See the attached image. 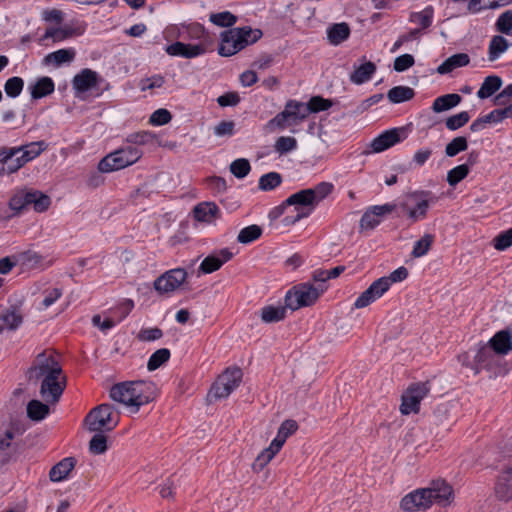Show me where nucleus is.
<instances>
[{"label":"nucleus","mask_w":512,"mask_h":512,"mask_svg":"<svg viewBox=\"0 0 512 512\" xmlns=\"http://www.w3.org/2000/svg\"><path fill=\"white\" fill-rule=\"evenodd\" d=\"M30 381H41L40 395L46 403L55 404L66 388V376L53 355L41 352L28 370Z\"/></svg>","instance_id":"nucleus-1"},{"label":"nucleus","mask_w":512,"mask_h":512,"mask_svg":"<svg viewBox=\"0 0 512 512\" xmlns=\"http://www.w3.org/2000/svg\"><path fill=\"white\" fill-rule=\"evenodd\" d=\"M333 190L329 182L318 183L315 187L300 190L290 195L286 200L291 214L287 213L282 219L284 226L293 225L303 218H307L320 201L326 198Z\"/></svg>","instance_id":"nucleus-2"},{"label":"nucleus","mask_w":512,"mask_h":512,"mask_svg":"<svg viewBox=\"0 0 512 512\" xmlns=\"http://www.w3.org/2000/svg\"><path fill=\"white\" fill-rule=\"evenodd\" d=\"M325 284L314 285L310 282L299 283L289 289L285 295V305L291 310L313 305L327 290Z\"/></svg>","instance_id":"nucleus-3"},{"label":"nucleus","mask_w":512,"mask_h":512,"mask_svg":"<svg viewBox=\"0 0 512 512\" xmlns=\"http://www.w3.org/2000/svg\"><path fill=\"white\" fill-rule=\"evenodd\" d=\"M143 155L140 148L125 146L106 155L98 164V170L102 173L126 168L136 163Z\"/></svg>","instance_id":"nucleus-4"},{"label":"nucleus","mask_w":512,"mask_h":512,"mask_svg":"<svg viewBox=\"0 0 512 512\" xmlns=\"http://www.w3.org/2000/svg\"><path fill=\"white\" fill-rule=\"evenodd\" d=\"M438 201V196L431 191H414L404 198L401 206L407 216L413 221H418L426 217L430 205Z\"/></svg>","instance_id":"nucleus-5"},{"label":"nucleus","mask_w":512,"mask_h":512,"mask_svg":"<svg viewBox=\"0 0 512 512\" xmlns=\"http://www.w3.org/2000/svg\"><path fill=\"white\" fill-rule=\"evenodd\" d=\"M85 422L91 432L111 431L118 423V413L112 405L101 404L88 413Z\"/></svg>","instance_id":"nucleus-6"},{"label":"nucleus","mask_w":512,"mask_h":512,"mask_svg":"<svg viewBox=\"0 0 512 512\" xmlns=\"http://www.w3.org/2000/svg\"><path fill=\"white\" fill-rule=\"evenodd\" d=\"M309 115V109L306 103L289 100L284 107V110L272 118L268 125L277 127L284 130L291 125H297L304 121Z\"/></svg>","instance_id":"nucleus-7"},{"label":"nucleus","mask_w":512,"mask_h":512,"mask_svg":"<svg viewBox=\"0 0 512 512\" xmlns=\"http://www.w3.org/2000/svg\"><path fill=\"white\" fill-rule=\"evenodd\" d=\"M242 376L240 368L226 369L213 383L208 396L214 399L227 398L239 386Z\"/></svg>","instance_id":"nucleus-8"},{"label":"nucleus","mask_w":512,"mask_h":512,"mask_svg":"<svg viewBox=\"0 0 512 512\" xmlns=\"http://www.w3.org/2000/svg\"><path fill=\"white\" fill-rule=\"evenodd\" d=\"M429 392V382H417L411 384L402 395L400 412L403 415L418 413L420 410L421 401L428 395Z\"/></svg>","instance_id":"nucleus-9"},{"label":"nucleus","mask_w":512,"mask_h":512,"mask_svg":"<svg viewBox=\"0 0 512 512\" xmlns=\"http://www.w3.org/2000/svg\"><path fill=\"white\" fill-rule=\"evenodd\" d=\"M394 209L395 205L389 203L369 207L360 219V231L374 230L383 221L384 216L393 212Z\"/></svg>","instance_id":"nucleus-10"},{"label":"nucleus","mask_w":512,"mask_h":512,"mask_svg":"<svg viewBox=\"0 0 512 512\" xmlns=\"http://www.w3.org/2000/svg\"><path fill=\"white\" fill-rule=\"evenodd\" d=\"M186 278L187 272L185 269H171L154 281V288L160 294L170 293L179 288Z\"/></svg>","instance_id":"nucleus-11"},{"label":"nucleus","mask_w":512,"mask_h":512,"mask_svg":"<svg viewBox=\"0 0 512 512\" xmlns=\"http://www.w3.org/2000/svg\"><path fill=\"white\" fill-rule=\"evenodd\" d=\"M132 385V413L138 412L139 408L152 402L156 397V386L151 381H131Z\"/></svg>","instance_id":"nucleus-12"},{"label":"nucleus","mask_w":512,"mask_h":512,"mask_svg":"<svg viewBox=\"0 0 512 512\" xmlns=\"http://www.w3.org/2000/svg\"><path fill=\"white\" fill-rule=\"evenodd\" d=\"M389 289L390 286L388 285V281L383 277L378 278L377 280L373 281L370 286L357 297L354 302V307L356 309H361L369 306L381 298Z\"/></svg>","instance_id":"nucleus-13"},{"label":"nucleus","mask_w":512,"mask_h":512,"mask_svg":"<svg viewBox=\"0 0 512 512\" xmlns=\"http://www.w3.org/2000/svg\"><path fill=\"white\" fill-rule=\"evenodd\" d=\"M405 138L406 132L404 128H393L384 131L374 138L370 143V147L374 153H380L400 143Z\"/></svg>","instance_id":"nucleus-14"},{"label":"nucleus","mask_w":512,"mask_h":512,"mask_svg":"<svg viewBox=\"0 0 512 512\" xmlns=\"http://www.w3.org/2000/svg\"><path fill=\"white\" fill-rule=\"evenodd\" d=\"M427 497L432 503H437L441 506L448 505L453 498L452 487L443 479L433 480L430 486L425 488Z\"/></svg>","instance_id":"nucleus-15"},{"label":"nucleus","mask_w":512,"mask_h":512,"mask_svg":"<svg viewBox=\"0 0 512 512\" xmlns=\"http://www.w3.org/2000/svg\"><path fill=\"white\" fill-rule=\"evenodd\" d=\"M244 48L240 32L237 28L229 29L221 34V44L218 48V53L221 56H232Z\"/></svg>","instance_id":"nucleus-16"},{"label":"nucleus","mask_w":512,"mask_h":512,"mask_svg":"<svg viewBox=\"0 0 512 512\" xmlns=\"http://www.w3.org/2000/svg\"><path fill=\"white\" fill-rule=\"evenodd\" d=\"M425 488L417 489L406 496L400 502V507L404 511H418L431 506V500L427 497Z\"/></svg>","instance_id":"nucleus-17"},{"label":"nucleus","mask_w":512,"mask_h":512,"mask_svg":"<svg viewBox=\"0 0 512 512\" xmlns=\"http://www.w3.org/2000/svg\"><path fill=\"white\" fill-rule=\"evenodd\" d=\"M165 51L170 56L191 59L203 55L206 52V48L203 44H185L178 41L168 45Z\"/></svg>","instance_id":"nucleus-18"},{"label":"nucleus","mask_w":512,"mask_h":512,"mask_svg":"<svg viewBox=\"0 0 512 512\" xmlns=\"http://www.w3.org/2000/svg\"><path fill=\"white\" fill-rule=\"evenodd\" d=\"M498 355H507L512 350V325L497 332L487 343Z\"/></svg>","instance_id":"nucleus-19"},{"label":"nucleus","mask_w":512,"mask_h":512,"mask_svg":"<svg viewBox=\"0 0 512 512\" xmlns=\"http://www.w3.org/2000/svg\"><path fill=\"white\" fill-rule=\"evenodd\" d=\"M98 73L85 68L76 74L72 80L73 88L77 93H85L98 84Z\"/></svg>","instance_id":"nucleus-20"},{"label":"nucleus","mask_w":512,"mask_h":512,"mask_svg":"<svg viewBox=\"0 0 512 512\" xmlns=\"http://www.w3.org/2000/svg\"><path fill=\"white\" fill-rule=\"evenodd\" d=\"M495 493L502 501L512 500V467L505 469L498 477Z\"/></svg>","instance_id":"nucleus-21"},{"label":"nucleus","mask_w":512,"mask_h":512,"mask_svg":"<svg viewBox=\"0 0 512 512\" xmlns=\"http://www.w3.org/2000/svg\"><path fill=\"white\" fill-rule=\"evenodd\" d=\"M498 354L488 345H481L474 355V365L477 370L490 369L497 360Z\"/></svg>","instance_id":"nucleus-22"},{"label":"nucleus","mask_w":512,"mask_h":512,"mask_svg":"<svg viewBox=\"0 0 512 512\" xmlns=\"http://www.w3.org/2000/svg\"><path fill=\"white\" fill-rule=\"evenodd\" d=\"M110 397L122 404H125L130 408V411L133 410V396H132V385L131 382H123L118 383L112 386L110 389Z\"/></svg>","instance_id":"nucleus-23"},{"label":"nucleus","mask_w":512,"mask_h":512,"mask_svg":"<svg viewBox=\"0 0 512 512\" xmlns=\"http://www.w3.org/2000/svg\"><path fill=\"white\" fill-rule=\"evenodd\" d=\"M75 56L76 51L74 48H63L47 54L44 57L43 62L46 65L52 64L55 67H59L65 63H71L74 61Z\"/></svg>","instance_id":"nucleus-24"},{"label":"nucleus","mask_w":512,"mask_h":512,"mask_svg":"<svg viewBox=\"0 0 512 512\" xmlns=\"http://www.w3.org/2000/svg\"><path fill=\"white\" fill-rule=\"evenodd\" d=\"M376 72V65L371 61H365L359 66H354V71L350 74V81L361 85L369 81Z\"/></svg>","instance_id":"nucleus-25"},{"label":"nucleus","mask_w":512,"mask_h":512,"mask_svg":"<svg viewBox=\"0 0 512 512\" xmlns=\"http://www.w3.org/2000/svg\"><path fill=\"white\" fill-rule=\"evenodd\" d=\"M75 463L76 461L72 457L62 459L60 462H58L51 468L49 472L50 480L52 482H60L66 479L71 470L74 468Z\"/></svg>","instance_id":"nucleus-26"},{"label":"nucleus","mask_w":512,"mask_h":512,"mask_svg":"<svg viewBox=\"0 0 512 512\" xmlns=\"http://www.w3.org/2000/svg\"><path fill=\"white\" fill-rule=\"evenodd\" d=\"M31 97L40 99L54 92L55 84L52 78L44 76L39 78L34 84L29 85Z\"/></svg>","instance_id":"nucleus-27"},{"label":"nucleus","mask_w":512,"mask_h":512,"mask_svg":"<svg viewBox=\"0 0 512 512\" xmlns=\"http://www.w3.org/2000/svg\"><path fill=\"white\" fill-rule=\"evenodd\" d=\"M470 58L466 53H458L447 58L441 65L438 66L437 72L441 75L448 74L453 70L468 65Z\"/></svg>","instance_id":"nucleus-28"},{"label":"nucleus","mask_w":512,"mask_h":512,"mask_svg":"<svg viewBox=\"0 0 512 512\" xmlns=\"http://www.w3.org/2000/svg\"><path fill=\"white\" fill-rule=\"evenodd\" d=\"M512 43L501 35H494L488 46V59L489 61L497 60L503 53H505Z\"/></svg>","instance_id":"nucleus-29"},{"label":"nucleus","mask_w":512,"mask_h":512,"mask_svg":"<svg viewBox=\"0 0 512 512\" xmlns=\"http://www.w3.org/2000/svg\"><path fill=\"white\" fill-rule=\"evenodd\" d=\"M350 36L349 25L345 22L336 23L327 29V37L332 45H339Z\"/></svg>","instance_id":"nucleus-30"},{"label":"nucleus","mask_w":512,"mask_h":512,"mask_svg":"<svg viewBox=\"0 0 512 512\" xmlns=\"http://www.w3.org/2000/svg\"><path fill=\"white\" fill-rule=\"evenodd\" d=\"M47 147L48 145L45 141H36L26 145H22L17 148L21 149L20 158L26 164L35 159L36 157H38L43 151L47 149Z\"/></svg>","instance_id":"nucleus-31"},{"label":"nucleus","mask_w":512,"mask_h":512,"mask_svg":"<svg viewBox=\"0 0 512 512\" xmlns=\"http://www.w3.org/2000/svg\"><path fill=\"white\" fill-rule=\"evenodd\" d=\"M218 211L219 209L216 204L203 202L195 206L193 213L196 220L210 223L215 218Z\"/></svg>","instance_id":"nucleus-32"},{"label":"nucleus","mask_w":512,"mask_h":512,"mask_svg":"<svg viewBox=\"0 0 512 512\" xmlns=\"http://www.w3.org/2000/svg\"><path fill=\"white\" fill-rule=\"evenodd\" d=\"M40 259L41 258H16V261H11V258H0V273H9L13 266L17 264L27 269L37 268Z\"/></svg>","instance_id":"nucleus-33"},{"label":"nucleus","mask_w":512,"mask_h":512,"mask_svg":"<svg viewBox=\"0 0 512 512\" xmlns=\"http://www.w3.org/2000/svg\"><path fill=\"white\" fill-rule=\"evenodd\" d=\"M26 410L28 418L36 422L45 419L50 412L48 404L36 399L28 402Z\"/></svg>","instance_id":"nucleus-34"},{"label":"nucleus","mask_w":512,"mask_h":512,"mask_svg":"<svg viewBox=\"0 0 512 512\" xmlns=\"http://www.w3.org/2000/svg\"><path fill=\"white\" fill-rule=\"evenodd\" d=\"M502 86V79L499 76L491 75L487 76L480 89L477 91V96L480 99H486L497 92Z\"/></svg>","instance_id":"nucleus-35"},{"label":"nucleus","mask_w":512,"mask_h":512,"mask_svg":"<svg viewBox=\"0 0 512 512\" xmlns=\"http://www.w3.org/2000/svg\"><path fill=\"white\" fill-rule=\"evenodd\" d=\"M461 100V96L456 93L445 94L434 100L432 109L434 112L440 113L457 106Z\"/></svg>","instance_id":"nucleus-36"},{"label":"nucleus","mask_w":512,"mask_h":512,"mask_svg":"<svg viewBox=\"0 0 512 512\" xmlns=\"http://www.w3.org/2000/svg\"><path fill=\"white\" fill-rule=\"evenodd\" d=\"M155 140L156 135L151 131H138L126 137V142L129 144L128 146L134 147L151 145Z\"/></svg>","instance_id":"nucleus-37"},{"label":"nucleus","mask_w":512,"mask_h":512,"mask_svg":"<svg viewBox=\"0 0 512 512\" xmlns=\"http://www.w3.org/2000/svg\"><path fill=\"white\" fill-rule=\"evenodd\" d=\"M73 34L74 30L69 27H50L46 29L40 41L44 42L45 40L52 39L53 43H58L72 37Z\"/></svg>","instance_id":"nucleus-38"},{"label":"nucleus","mask_w":512,"mask_h":512,"mask_svg":"<svg viewBox=\"0 0 512 512\" xmlns=\"http://www.w3.org/2000/svg\"><path fill=\"white\" fill-rule=\"evenodd\" d=\"M286 308V306H265L261 309V319L265 323L279 322L285 318Z\"/></svg>","instance_id":"nucleus-39"},{"label":"nucleus","mask_w":512,"mask_h":512,"mask_svg":"<svg viewBox=\"0 0 512 512\" xmlns=\"http://www.w3.org/2000/svg\"><path fill=\"white\" fill-rule=\"evenodd\" d=\"M414 90L408 86H396L388 91L387 97L391 103H402L414 97Z\"/></svg>","instance_id":"nucleus-40"},{"label":"nucleus","mask_w":512,"mask_h":512,"mask_svg":"<svg viewBox=\"0 0 512 512\" xmlns=\"http://www.w3.org/2000/svg\"><path fill=\"white\" fill-rule=\"evenodd\" d=\"M434 17V9L432 6L425 7L422 11L413 12L410 15V21L420 25L422 29L431 26Z\"/></svg>","instance_id":"nucleus-41"},{"label":"nucleus","mask_w":512,"mask_h":512,"mask_svg":"<svg viewBox=\"0 0 512 512\" xmlns=\"http://www.w3.org/2000/svg\"><path fill=\"white\" fill-rule=\"evenodd\" d=\"M29 202L37 212L46 211L51 204V200L47 195L36 190L29 191Z\"/></svg>","instance_id":"nucleus-42"},{"label":"nucleus","mask_w":512,"mask_h":512,"mask_svg":"<svg viewBox=\"0 0 512 512\" xmlns=\"http://www.w3.org/2000/svg\"><path fill=\"white\" fill-rule=\"evenodd\" d=\"M170 350L167 348H161L156 350L149 358L147 362V369L149 371H154L158 369L161 365L167 362L170 358Z\"/></svg>","instance_id":"nucleus-43"},{"label":"nucleus","mask_w":512,"mask_h":512,"mask_svg":"<svg viewBox=\"0 0 512 512\" xmlns=\"http://www.w3.org/2000/svg\"><path fill=\"white\" fill-rule=\"evenodd\" d=\"M1 320L6 329L15 331L23 322V317L15 309L7 310L1 314Z\"/></svg>","instance_id":"nucleus-44"},{"label":"nucleus","mask_w":512,"mask_h":512,"mask_svg":"<svg viewBox=\"0 0 512 512\" xmlns=\"http://www.w3.org/2000/svg\"><path fill=\"white\" fill-rule=\"evenodd\" d=\"M262 234V229L258 225H250L240 230L237 240L240 243L248 244L258 239Z\"/></svg>","instance_id":"nucleus-45"},{"label":"nucleus","mask_w":512,"mask_h":512,"mask_svg":"<svg viewBox=\"0 0 512 512\" xmlns=\"http://www.w3.org/2000/svg\"><path fill=\"white\" fill-rule=\"evenodd\" d=\"M209 20L219 27H231L236 23L237 17L229 11H223L210 14Z\"/></svg>","instance_id":"nucleus-46"},{"label":"nucleus","mask_w":512,"mask_h":512,"mask_svg":"<svg viewBox=\"0 0 512 512\" xmlns=\"http://www.w3.org/2000/svg\"><path fill=\"white\" fill-rule=\"evenodd\" d=\"M281 175L277 172H269L259 179V188L263 191H270L281 184Z\"/></svg>","instance_id":"nucleus-47"},{"label":"nucleus","mask_w":512,"mask_h":512,"mask_svg":"<svg viewBox=\"0 0 512 512\" xmlns=\"http://www.w3.org/2000/svg\"><path fill=\"white\" fill-rule=\"evenodd\" d=\"M496 30L505 35H512V10L499 15L495 23Z\"/></svg>","instance_id":"nucleus-48"},{"label":"nucleus","mask_w":512,"mask_h":512,"mask_svg":"<svg viewBox=\"0 0 512 512\" xmlns=\"http://www.w3.org/2000/svg\"><path fill=\"white\" fill-rule=\"evenodd\" d=\"M468 148L467 139L463 136L455 137L446 145L445 153L448 157H454Z\"/></svg>","instance_id":"nucleus-49"},{"label":"nucleus","mask_w":512,"mask_h":512,"mask_svg":"<svg viewBox=\"0 0 512 512\" xmlns=\"http://www.w3.org/2000/svg\"><path fill=\"white\" fill-rule=\"evenodd\" d=\"M469 173L468 164H461L452 168L447 174V182L450 186L457 185L462 181Z\"/></svg>","instance_id":"nucleus-50"},{"label":"nucleus","mask_w":512,"mask_h":512,"mask_svg":"<svg viewBox=\"0 0 512 512\" xmlns=\"http://www.w3.org/2000/svg\"><path fill=\"white\" fill-rule=\"evenodd\" d=\"M250 170H251L250 163L245 158L236 159L230 164L231 173L236 178H239V179L246 177L249 174Z\"/></svg>","instance_id":"nucleus-51"},{"label":"nucleus","mask_w":512,"mask_h":512,"mask_svg":"<svg viewBox=\"0 0 512 512\" xmlns=\"http://www.w3.org/2000/svg\"><path fill=\"white\" fill-rule=\"evenodd\" d=\"M309 114L326 111L332 107L333 103L330 99H325L321 96H313L308 103H306Z\"/></svg>","instance_id":"nucleus-52"},{"label":"nucleus","mask_w":512,"mask_h":512,"mask_svg":"<svg viewBox=\"0 0 512 512\" xmlns=\"http://www.w3.org/2000/svg\"><path fill=\"white\" fill-rule=\"evenodd\" d=\"M23 86H24V81L22 78L20 77H11L9 78L6 82H5V85H4V90H5V93L9 96V97H17L21 94L22 90H23Z\"/></svg>","instance_id":"nucleus-53"},{"label":"nucleus","mask_w":512,"mask_h":512,"mask_svg":"<svg viewBox=\"0 0 512 512\" xmlns=\"http://www.w3.org/2000/svg\"><path fill=\"white\" fill-rule=\"evenodd\" d=\"M470 115L467 111H462L458 114L452 115L446 119L447 129L454 131L468 123Z\"/></svg>","instance_id":"nucleus-54"},{"label":"nucleus","mask_w":512,"mask_h":512,"mask_svg":"<svg viewBox=\"0 0 512 512\" xmlns=\"http://www.w3.org/2000/svg\"><path fill=\"white\" fill-rule=\"evenodd\" d=\"M89 450L92 454L100 455L107 450V438L101 432L96 433L90 440Z\"/></svg>","instance_id":"nucleus-55"},{"label":"nucleus","mask_w":512,"mask_h":512,"mask_svg":"<svg viewBox=\"0 0 512 512\" xmlns=\"http://www.w3.org/2000/svg\"><path fill=\"white\" fill-rule=\"evenodd\" d=\"M12 210L20 212L24 208L30 206L29 191H20L16 193L9 201Z\"/></svg>","instance_id":"nucleus-56"},{"label":"nucleus","mask_w":512,"mask_h":512,"mask_svg":"<svg viewBox=\"0 0 512 512\" xmlns=\"http://www.w3.org/2000/svg\"><path fill=\"white\" fill-rule=\"evenodd\" d=\"M176 29L178 30V37L182 39H187L188 36L199 38L203 34V27L199 24L182 26L181 28L172 27L168 31L173 33Z\"/></svg>","instance_id":"nucleus-57"},{"label":"nucleus","mask_w":512,"mask_h":512,"mask_svg":"<svg viewBox=\"0 0 512 512\" xmlns=\"http://www.w3.org/2000/svg\"><path fill=\"white\" fill-rule=\"evenodd\" d=\"M237 30L240 32L241 40L244 44V47L255 43L262 36L261 30L252 29L251 27H248V26H245L242 28H237Z\"/></svg>","instance_id":"nucleus-58"},{"label":"nucleus","mask_w":512,"mask_h":512,"mask_svg":"<svg viewBox=\"0 0 512 512\" xmlns=\"http://www.w3.org/2000/svg\"><path fill=\"white\" fill-rule=\"evenodd\" d=\"M434 237L426 234L421 239L415 242L411 256H424L431 247Z\"/></svg>","instance_id":"nucleus-59"},{"label":"nucleus","mask_w":512,"mask_h":512,"mask_svg":"<svg viewBox=\"0 0 512 512\" xmlns=\"http://www.w3.org/2000/svg\"><path fill=\"white\" fill-rule=\"evenodd\" d=\"M230 258H204L200 264L199 271L204 274L218 270Z\"/></svg>","instance_id":"nucleus-60"},{"label":"nucleus","mask_w":512,"mask_h":512,"mask_svg":"<svg viewBox=\"0 0 512 512\" xmlns=\"http://www.w3.org/2000/svg\"><path fill=\"white\" fill-rule=\"evenodd\" d=\"M494 247L499 251H504L512 246V228L501 232L493 239Z\"/></svg>","instance_id":"nucleus-61"},{"label":"nucleus","mask_w":512,"mask_h":512,"mask_svg":"<svg viewBox=\"0 0 512 512\" xmlns=\"http://www.w3.org/2000/svg\"><path fill=\"white\" fill-rule=\"evenodd\" d=\"M297 147V141L294 137L282 136L279 137L275 143V150L280 153H288Z\"/></svg>","instance_id":"nucleus-62"},{"label":"nucleus","mask_w":512,"mask_h":512,"mask_svg":"<svg viewBox=\"0 0 512 512\" xmlns=\"http://www.w3.org/2000/svg\"><path fill=\"white\" fill-rule=\"evenodd\" d=\"M171 119V113L167 109L160 108L151 114L149 123L153 126H162L169 123Z\"/></svg>","instance_id":"nucleus-63"},{"label":"nucleus","mask_w":512,"mask_h":512,"mask_svg":"<svg viewBox=\"0 0 512 512\" xmlns=\"http://www.w3.org/2000/svg\"><path fill=\"white\" fill-rule=\"evenodd\" d=\"M506 118H512V103L501 109H494L488 113V120L492 123H499Z\"/></svg>","instance_id":"nucleus-64"}]
</instances>
